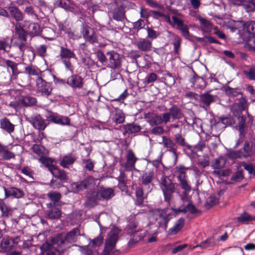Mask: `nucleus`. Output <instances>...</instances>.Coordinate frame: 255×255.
<instances>
[{
	"mask_svg": "<svg viewBox=\"0 0 255 255\" xmlns=\"http://www.w3.org/2000/svg\"><path fill=\"white\" fill-rule=\"evenodd\" d=\"M152 213V218L154 220L159 227L166 229L169 220L175 216V212L169 211L167 209L154 210Z\"/></svg>",
	"mask_w": 255,
	"mask_h": 255,
	"instance_id": "nucleus-1",
	"label": "nucleus"
},
{
	"mask_svg": "<svg viewBox=\"0 0 255 255\" xmlns=\"http://www.w3.org/2000/svg\"><path fill=\"white\" fill-rule=\"evenodd\" d=\"M114 195V190L112 188H105L99 187L96 191L88 194V201L92 205L96 204L99 200H109Z\"/></svg>",
	"mask_w": 255,
	"mask_h": 255,
	"instance_id": "nucleus-2",
	"label": "nucleus"
},
{
	"mask_svg": "<svg viewBox=\"0 0 255 255\" xmlns=\"http://www.w3.org/2000/svg\"><path fill=\"white\" fill-rule=\"evenodd\" d=\"M120 231L117 227H114L109 233L106 240L103 255H111L118 240V236Z\"/></svg>",
	"mask_w": 255,
	"mask_h": 255,
	"instance_id": "nucleus-3",
	"label": "nucleus"
},
{
	"mask_svg": "<svg viewBox=\"0 0 255 255\" xmlns=\"http://www.w3.org/2000/svg\"><path fill=\"white\" fill-rule=\"evenodd\" d=\"M161 188L163 191L165 200L169 202L172 194L174 192V184L167 176H163L161 178Z\"/></svg>",
	"mask_w": 255,
	"mask_h": 255,
	"instance_id": "nucleus-4",
	"label": "nucleus"
},
{
	"mask_svg": "<svg viewBox=\"0 0 255 255\" xmlns=\"http://www.w3.org/2000/svg\"><path fill=\"white\" fill-rule=\"evenodd\" d=\"M45 117L48 121L62 126H69L70 119L67 116L60 115L57 113L47 111Z\"/></svg>",
	"mask_w": 255,
	"mask_h": 255,
	"instance_id": "nucleus-5",
	"label": "nucleus"
},
{
	"mask_svg": "<svg viewBox=\"0 0 255 255\" xmlns=\"http://www.w3.org/2000/svg\"><path fill=\"white\" fill-rule=\"evenodd\" d=\"M108 56V64L107 67L112 69H118L121 67L122 63V57L119 53L114 50H110L107 52Z\"/></svg>",
	"mask_w": 255,
	"mask_h": 255,
	"instance_id": "nucleus-6",
	"label": "nucleus"
},
{
	"mask_svg": "<svg viewBox=\"0 0 255 255\" xmlns=\"http://www.w3.org/2000/svg\"><path fill=\"white\" fill-rule=\"evenodd\" d=\"M82 33L83 38L86 41L92 43L97 42L94 31L85 23L82 24Z\"/></svg>",
	"mask_w": 255,
	"mask_h": 255,
	"instance_id": "nucleus-7",
	"label": "nucleus"
},
{
	"mask_svg": "<svg viewBox=\"0 0 255 255\" xmlns=\"http://www.w3.org/2000/svg\"><path fill=\"white\" fill-rule=\"evenodd\" d=\"M37 92L41 95L48 96L51 94V88L48 83L41 77H38L36 80Z\"/></svg>",
	"mask_w": 255,
	"mask_h": 255,
	"instance_id": "nucleus-8",
	"label": "nucleus"
},
{
	"mask_svg": "<svg viewBox=\"0 0 255 255\" xmlns=\"http://www.w3.org/2000/svg\"><path fill=\"white\" fill-rule=\"evenodd\" d=\"M29 122L33 127L39 130H43L47 126L45 120L43 119L40 115H34L29 119Z\"/></svg>",
	"mask_w": 255,
	"mask_h": 255,
	"instance_id": "nucleus-9",
	"label": "nucleus"
},
{
	"mask_svg": "<svg viewBox=\"0 0 255 255\" xmlns=\"http://www.w3.org/2000/svg\"><path fill=\"white\" fill-rule=\"evenodd\" d=\"M66 83L73 88H81L84 84L83 79L78 75H72L66 81Z\"/></svg>",
	"mask_w": 255,
	"mask_h": 255,
	"instance_id": "nucleus-10",
	"label": "nucleus"
},
{
	"mask_svg": "<svg viewBox=\"0 0 255 255\" xmlns=\"http://www.w3.org/2000/svg\"><path fill=\"white\" fill-rule=\"evenodd\" d=\"M135 45L140 51L148 52L151 50L152 42L146 38H140L135 42Z\"/></svg>",
	"mask_w": 255,
	"mask_h": 255,
	"instance_id": "nucleus-11",
	"label": "nucleus"
},
{
	"mask_svg": "<svg viewBox=\"0 0 255 255\" xmlns=\"http://www.w3.org/2000/svg\"><path fill=\"white\" fill-rule=\"evenodd\" d=\"M113 121L117 124H122L125 122V117L122 111L118 108H115L111 112Z\"/></svg>",
	"mask_w": 255,
	"mask_h": 255,
	"instance_id": "nucleus-12",
	"label": "nucleus"
},
{
	"mask_svg": "<svg viewBox=\"0 0 255 255\" xmlns=\"http://www.w3.org/2000/svg\"><path fill=\"white\" fill-rule=\"evenodd\" d=\"M126 168L128 170H131L134 168L135 163L137 158L135 156L131 150H128L126 155Z\"/></svg>",
	"mask_w": 255,
	"mask_h": 255,
	"instance_id": "nucleus-13",
	"label": "nucleus"
},
{
	"mask_svg": "<svg viewBox=\"0 0 255 255\" xmlns=\"http://www.w3.org/2000/svg\"><path fill=\"white\" fill-rule=\"evenodd\" d=\"M248 108L247 101L245 98H242L239 103L234 104L232 107V111L235 115L241 113Z\"/></svg>",
	"mask_w": 255,
	"mask_h": 255,
	"instance_id": "nucleus-14",
	"label": "nucleus"
},
{
	"mask_svg": "<svg viewBox=\"0 0 255 255\" xmlns=\"http://www.w3.org/2000/svg\"><path fill=\"white\" fill-rule=\"evenodd\" d=\"M173 211L175 212V214H177L180 212L183 213H187L190 212L191 213L194 214L196 212V208L194 206L191 204V202L187 203L184 205H182L180 206L178 209H173Z\"/></svg>",
	"mask_w": 255,
	"mask_h": 255,
	"instance_id": "nucleus-15",
	"label": "nucleus"
},
{
	"mask_svg": "<svg viewBox=\"0 0 255 255\" xmlns=\"http://www.w3.org/2000/svg\"><path fill=\"white\" fill-rule=\"evenodd\" d=\"M49 171L54 176L59 178L61 181H67L68 179L65 172L56 166L50 167Z\"/></svg>",
	"mask_w": 255,
	"mask_h": 255,
	"instance_id": "nucleus-16",
	"label": "nucleus"
},
{
	"mask_svg": "<svg viewBox=\"0 0 255 255\" xmlns=\"http://www.w3.org/2000/svg\"><path fill=\"white\" fill-rule=\"evenodd\" d=\"M49 171L54 176L59 178L61 181H67L68 179L65 172L56 166L50 167Z\"/></svg>",
	"mask_w": 255,
	"mask_h": 255,
	"instance_id": "nucleus-17",
	"label": "nucleus"
},
{
	"mask_svg": "<svg viewBox=\"0 0 255 255\" xmlns=\"http://www.w3.org/2000/svg\"><path fill=\"white\" fill-rule=\"evenodd\" d=\"M49 171L54 176L59 178L61 181H67L68 179L65 172L56 166L50 167Z\"/></svg>",
	"mask_w": 255,
	"mask_h": 255,
	"instance_id": "nucleus-18",
	"label": "nucleus"
},
{
	"mask_svg": "<svg viewBox=\"0 0 255 255\" xmlns=\"http://www.w3.org/2000/svg\"><path fill=\"white\" fill-rule=\"evenodd\" d=\"M80 235L78 229L75 228L68 233L65 236V241L63 243L67 242L69 243H72L76 242L78 237ZM63 243V242H62Z\"/></svg>",
	"mask_w": 255,
	"mask_h": 255,
	"instance_id": "nucleus-19",
	"label": "nucleus"
},
{
	"mask_svg": "<svg viewBox=\"0 0 255 255\" xmlns=\"http://www.w3.org/2000/svg\"><path fill=\"white\" fill-rule=\"evenodd\" d=\"M216 97L215 96L210 95L209 93H205L200 95V102L206 107H209L215 101Z\"/></svg>",
	"mask_w": 255,
	"mask_h": 255,
	"instance_id": "nucleus-20",
	"label": "nucleus"
},
{
	"mask_svg": "<svg viewBox=\"0 0 255 255\" xmlns=\"http://www.w3.org/2000/svg\"><path fill=\"white\" fill-rule=\"evenodd\" d=\"M4 193L6 198L13 196L15 198H19L22 197L24 195L21 190L14 187L10 188L7 189L4 188Z\"/></svg>",
	"mask_w": 255,
	"mask_h": 255,
	"instance_id": "nucleus-21",
	"label": "nucleus"
},
{
	"mask_svg": "<svg viewBox=\"0 0 255 255\" xmlns=\"http://www.w3.org/2000/svg\"><path fill=\"white\" fill-rule=\"evenodd\" d=\"M147 122L151 126H154L162 124V117L156 114H148L146 115Z\"/></svg>",
	"mask_w": 255,
	"mask_h": 255,
	"instance_id": "nucleus-22",
	"label": "nucleus"
},
{
	"mask_svg": "<svg viewBox=\"0 0 255 255\" xmlns=\"http://www.w3.org/2000/svg\"><path fill=\"white\" fill-rule=\"evenodd\" d=\"M76 160L75 156L71 154L65 155L60 160L59 164L63 168H68L72 165Z\"/></svg>",
	"mask_w": 255,
	"mask_h": 255,
	"instance_id": "nucleus-23",
	"label": "nucleus"
},
{
	"mask_svg": "<svg viewBox=\"0 0 255 255\" xmlns=\"http://www.w3.org/2000/svg\"><path fill=\"white\" fill-rule=\"evenodd\" d=\"M8 10L14 19L17 21H22L23 19L22 13L16 7L10 6L8 7Z\"/></svg>",
	"mask_w": 255,
	"mask_h": 255,
	"instance_id": "nucleus-24",
	"label": "nucleus"
},
{
	"mask_svg": "<svg viewBox=\"0 0 255 255\" xmlns=\"http://www.w3.org/2000/svg\"><path fill=\"white\" fill-rule=\"evenodd\" d=\"M154 177V171L153 170H148L144 172L141 176L142 184L145 186L149 187V184L151 183Z\"/></svg>",
	"mask_w": 255,
	"mask_h": 255,
	"instance_id": "nucleus-25",
	"label": "nucleus"
},
{
	"mask_svg": "<svg viewBox=\"0 0 255 255\" xmlns=\"http://www.w3.org/2000/svg\"><path fill=\"white\" fill-rule=\"evenodd\" d=\"M198 19L203 32L209 33L211 31L212 24L210 21L201 17H199Z\"/></svg>",
	"mask_w": 255,
	"mask_h": 255,
	"instance_id": "nucleus-26",
	"label": "nucleus"
},
{
	"mask_svg": "<svg viewBox=\"0 0 255 255\" xmlns=\"http://www.w3.org/2000/svg\"><path fill=\"white\" fill-rule=\"evenodd\" d=\"M31 149L33 152L40 156V158L47 156L48 154V151L41 145L34 144L32 147Z\"/></svg>",
	"mask_w": 255,
	"mask_h": 255,
	"instance_id": "nucleus-27",
	"label": "nucleus"
},
{
	"mask_svg": "<svg viewBox=\"0 0 255 255\" xmlns=\"http://www.w3.org/2000/svg\"><path fill=\"white\" fill-rule=\"evenodd\" d=\"M60 56L62 59L75 58L76 55L74 52L66 47L61 46L60 47Z\"/></svg>",
	"mask_w": 255,
	"mask_h": 255,
	"instance_id": "nucleus-28",
	"label": "nucleus"
},
{
	"mask_svg": "<svg viewBox=\"0 0 255 255\" xmlns=\"http://www.w3.org/2000/svg\"><path fill=\"white\" fill-rule=\"evenodd\" d=\"M0 128L8 133L13 131L14 126L11 124L7 118H3L0 120Z\"/></svg>",
	"mask_w": 255,
	"mask_h": 255,
	"instance_id": "nucleus-29",
	"label": "nucleus"
},
{
	"mask_svg": "<svg viewBox=\"0 0 255 255\" xmlns=\"http://www.w3.org/2000/svg\"><path fill=\"white\" fill-rule=\"evenodd\" d=\"M15 30L16 33L18 35L19 39L22 41H25L27 38V33L20 23H16Z\"/></svg>",
	"mask_w": 255,
	"mask_h": 255,
	"instance_id": "nucleus-30",
	"label": "nucleus"
},
{
	"mask_svg": "<svg viewBox=\"0 0 255 255\" xmlns=\"http://www.w3.org/2000/svg\"><path fill=\"white\" fill-rule=\"evenodd\" d=\"M168 22L173 27H176L177 29L184 24L183 20L177 15L172 16L171 18H169Z\"/></svg>",
	"mask_w": 255,
	"mask_h": 255,
	"instance_id": "nucleus-31",
	"label": "nucleus"
},
{
	"mask_svg": "<svg viewBox=\"0 0 255 255\" xmlns=\"http://www.w3.org/2000/svg\"><path fill=\"white\" fill-rule=\"evenodd\" d=\"M184 225V219L183 218L179 219L175 225L169 230V234L172 235L176 234L183 227Z\"/></svg>",
	"mask_w": 255,
	"mask_h": 255,
	"instance_id": "nucleus-32",
	"label": "nucleus"
},
{
	"mask_svg": "<svg viewBox=\"0 0 255 255\" xmlns=\"http://www.w3.org/2000/svg\"><path fill=\"white\" fill-rule=\"evenodd\" d=\"M162 143L165 147L169 149V151L175 152V144L170 138L166 136H162Z\"/></svg>",
	"mask_w": 255,
	"mask_h": 255,
	"instance_id": "nucleus-33",
	"label": "nucleus"
},
{
	"mask_svg": "<svg viewBox=\"0 0 255 255\" xmlns=\"http://www.w3.org/2000/svg\"><path fill=\"white\" fill-rule=\"evenodd\" d=\"M243 155L244 158L250 157L254 154L253 145L248 141L245 142L243 147Z\"/></svg>",
	"mask_w": 255,
	"mask_h": 255,
	"instance_id": "nucleus-34",
	"label": "nucleus"
},
{
	"mask_svg": "<svg viewBox=\"0 0 255 255\" xmlns=\"http://www.w3.org/2000/svg\"><path fill=\"white\" fill-rule=\"evenodd\" d=\"M135 195L136 197L135 204L138 206H141L143 204L144 199L143 189L141 187H137L136 188Z\"/></svg>",
	"mask_w": 255,
	"mask_h": 255,
	"instance_id": "nucleus-35",
	"label": "nucleus"
},
{
	"mask_svg": "<svg viewBox=\"0 0 255 255\" xmlns=\"http://www.w3.org/2000/svg\"><path fill=\"white\" fill-rule=\"evenodd\" d=\"M228 157L232 159L236 160L238 158H244L243 152L240 150H230L227 153Z\"/></svg>",
	"mask_w": 255,
	"mask_h": 255,
	"instance_id": "nucleus-36",
	"label": "nucleus"
},
{
	"mask_svg": "<svg viewBox=\"0 0 255 255\" xmlns=\"http://www.w3.org/2000/svg\"><path fill=\"white\" fill-rule=\"evenodd\" d=\"M244 30L245 32H248L251 36L255 35V21H251L247 22L245 24Z\"/></svg>",
	"mask_w": 255,
	"mask_h": 255,
	"instance_id": "nucleus-37",
	"label": "nucleus"
},
{
	"mask_svg": "<svg viewBox=\"0 0 255 255\" xmlns=\"http://www.w3.org/2000/svg\"><path fill=\"white\" fill-rule=\"evenodd\" d=\"M238 129L241 136H244L246 134V118L244 116H240L239 118Z\"/></svg>",
	"mask_w": 255,
	"mask_h": 255,
	"instance_id": "nucleus-38",
	"label": "nucleus"
},
{
	"mask_svg": "<svg viewBox=\"0 0 255 255\" xmlns=\"http://www.w3.org/2000/svg\"><path fill=\"white\" fill-rule=\"evenodd\" d=\"M245 76L250 80H255V66L248 67L243 71Z\"/></svg>",
	"mask_w": 255,
	"mask_h": 255,
	"instance_id": "nucleus-39",
	"label": "nucleus"
},
{
	"mask_svg": "<svg viewBox=\"0 0 255 255\" xmlns=\"http://www.w3.org/2000/svg\"><path fill=\"white\" fill-rule=\"evenodd\" d=\"M21 103L24 106H31L36 103V100L34 97L27 96L22 98Z\"/></svg>",
	"mask_w": 255,
	"mask_h": 255,
	"instance_id": "nucleus-40",
	"label": "nucleus"
},
{
	"mask_svg": "<svg viewBox=\"0 0 255 255\" xmlns=\"http://www.w3.org/2000/svg\"><path fill=\"white\" fill-rule=\"evenodd\" d=\"M237 221L242 224H247L253 220V217L247 212L244 213L237 218Z\"/></svg>",
	"mask_w": 255,
	"mask_h": 255,
	"instance_id": "nucleus-41",
	"label": "nucleus"
},
{
	"mask_svg": "<svg viewBox=\"0 0 255 255\" xmlns=\"http://www.w3.org/2000/svg\"><path fill=\"white\" fill-rule=\"evenodd\" d=\"M25 72L29 75L38 76L40 71L35 66L32 65L28 66L25 68Z\"/></svg>",
	"mask_w": 255,
	"mask_h": 255,
	"instance_id": "nucleus-42",
	"label": "nucleus"
},
{
	"mask_svg": "<svg viewBox=\"0 0 255 255\" xmlns=\"http://www.w3.org/2000/svg\"><path fill=\"white\" fill-rule=\"evenodd\" d=\"M169 113L173 119H178L181 117L180 110L177 106H174L170 108Z\"/></svg>",
	"mask_w": 255,
	"mask_h": 255,
	"instance_id": "nucleus-43",
	"label": "nucleus"
},
{
	"mask_svg": "<svg viewBox=\"0 0 255 255\" xmlns=\"http://www.w3.org/2000/svg\"><path fill=\"white\" fill-rule=\"evenodd\" d=\"M141 129L139 126L134 124H128L126 126V130L127 132L132 133L139 132Z\"/></svg>",
	"mask_w": 255,
	"mask_h": 255,
	"instance_id": "nucleus-44",
	"label": "nucleus"
},
{
	"mask_svg": "<svg viewBox=\"0 0 255 255\" xmlns=\"http://www.w3.org/2000/svg\"><path fill=\"white\" fill-rule=\"evenodd\" d=\"M47 215L50 219H58L61 217V212L58 209H53L47 212Z\"/></svg>",
	"mask_w": 255,
	"mask_h": 255,
	"instance_id": "nucleus-45",
	"label": "nucleus"
},
{
	"mask_svg": "<svg viewBox=\"0 0 255 255\" xmlns=\"http://www.w3.org/2000/svg\"><path fill=\"white\" fill-rule=\"evenodd\" d=\"M38 160L39 162L42 163L45 166L48 167L49 171L50 167L54 166L52 165V160L49 158L47 157V156H44L42 158H40Z\"/></svg>",
	"mask_w": 255,
	"mask_h": 255,
	"instance_id": "nucleus-46",
	"label": "nucleus"
},
{
	"mask_svg": "<svg viewBox=\"0 0 255 255\" xmlns=\"http://www.w3.org/2000/svg\"><path fill=\"white\" fill-rule=\"evenodd\" d=\"M180 31L182 36L186 39H190V35L189 32L188 27L187 25L184 24L180 28L178 29Z\"/></svg>",
	"mask_w": 255,
	"mask_h": 255,
	"instance_id": "nucleus-47",
	"label": "nucleus"
},
{
	"mask_svg": "<svg viewBox=\"0 0 255 255\" xmlns=\"http://www.w3.org/2000/svg\"><path fill=\"white\" fill-rule=\"evenodd\" d=\"M5 63L7 67L10 68L13 75H17L18 74L17 63L9 60H6Z\"/></svg>",
	"mask_w": 255,
	"mask_h": 255,
	"instance_id": "nucleus-48",
	"label": "nucleus"
},
{
	"mask_svg": "<svg viewBox=\"0 0 255 255\" xmlns=\"http://www.w3.org/2000/svg\"><path fill=\"white\" fill-rule=\"evenodd\" d=\"M55 245L56 244H54L53 246L49 247L48 250L43 252V254H46L47 255H59L60 254V251L59 249L57 250L54 247Z\"/></svg>",
	"mask_w": 255,
	"mask_h": 255,
	"instance_id": "nucleus-49",
	"label": "nucleus"
},
{
	"mask_svg": "<svg viewBox=\"0 0 255 255\" xmlns=\"http://www.w3.org/2000/svg\"><path fill=\"white\" fill-rule=\"evenodd\" d=\"M47 196L54 203L58 202L61 198V194L56 192H49Z\"/></svg>",
	"mask_w": 255,
	"mask_h": 255,
	"instance_id": "nucleus-50",
	"label": "nucleus"
},
{
	"mask_svg": "<svg viewBox=\"0 0 255 255\" xmlns=\"http://www.w3.org/2000/svg\"><path fill=\"white\" fill-rule=\"evenodd\" d=\"M226 160L223 157H220L215 159L213 167L216 169H220L223 168L225 164Z\"/></svg>",
	"mask_w": 255,
	"mask_h": 255,
	"instance_id": "nucleus-51",
	"label": "nucleus"
},
{
	"mask_svg": "<svg viewBox=\"0 0 255 255\" xmlns=\"http://www.w3.org/2000/svg\"><path fill=\"white\" fill-rule=\"evenodd\" d=\"M113 18L118 21H122L124 18V14L121 9H115L113 12Z\"/></svg>",
	"mask_w": 255,
	"mask_h": 255,
	"instance_id": "nucleus-52",
	"label": "nucleus"
},
{
	"mask_svg": "<svg viewBox=\"0 0 255 255\" xmlns=\"http://www.w3.org/2000/svg\"><path fill=\"white\" fill-rule=\"evenodd\" d=\"M1 247L4 252H8L11 249L10 241L8 239H3L1 242Z\"/></svg>",
	"mask_w": 255,
	"mask_h": 255,
	"instance_id": "nucleus-53",
	"label": "nucleus"
},
{
	"mask_svg": "<svg viewBox=\"0 0 255 255\" xmlns=\"http://www.w3.org/2000/svg\"><path fill=\"white\" fill-rule=\"evenodd\" d=\"M11 48V45L5 40H0V50H2L8 52Z\"/></svg>",
	"mask_w": 255,
	"mask_h": 255,
	"instance_id": "nucleus-54",
	"label": "nucleus"
},
{
	"mask_svg": "<svg viewBox=\"0 0 255 255\" xmlns=\"http://www.w3.org/2000/svg\"><path fill=\"white\" fill-rule=\"evenodd\" d=\"M244 178L243 171L242 170L238 171L233 175L231 180L233 182H240Z\"/></svg>",
	"mask_w": 255,
	"mask_h": 255,
	"instance_id": "nucleus-55",
	"label": "nucleus"
},
{
	"mask_svg": "<svg viewBox=\"0 0 255 255\" xmlns=\"http://www.w3.org/2000/svg\"><path fill=\"white\" fill-rule=\"evenodd\" d=\"M245 48L250 51L255 53V37L250 39L245 45Z\"/></svg>",
	"mask_w": 255,
	"mask_h": 255,
	"instance_id": "nucleus-56",
	"label": "nucleus"
},
{
	"mask_svg": "<svg viewBox=\"0 0 255 255\" xmlns=\"http://www.w3.org/2000/svg\"><path fill=\"white\" fill-rule=\"evenodd\" d=\"M0 156L6 160L10 159L14 157V154L8 151L7 147L0 154Z\"/></svg>",
	"mask_w": 255,
	"mask_h": 255,
	"instance_id": "nucleus-57",
	"label": "nucleus"
},
{
	"mask_svg": "<svg viewBox=\"0 0 255 255\" xmlns=\"http://www.w3.org/2000/svg\"><path fill=\"white\" fill-rule=\"evenodd\" d=\"M96 56L98 59L103 65H104V64L108 61V59L106 58L105 55L101 50L97 51L96 52Z\"/></svg>",
	"mask_w": 255,
	"mask_h": 255,
	"instance_id": "nucleus-58",
	"label": "nucleus"
},
{
	"mask_svg": "<svg viewBox=\"0 0 255 255\" xmlns=\"http://www.w3.org/2000/svg\"><path fill=\"white\" fill-rule=\"evenodd\" d=\"M156 79L157 75L154 73H151L146 77L144 83L145 84H148L154 82Z\"/></svg>",
	"mask_w": 255,
	"mask_h": 255,
	"instance_id": "nucleus-59",
	"label": "nucleus"
},
{
	"mask_svg": "<svg viewBox=\"0 0 255 255\" xmlns=\"http://www.w3.org/2000/svg\"><path fill=\"white\" fill-rule=\"evenodd\" d=\"M147 37L152 39L156 38L158 36V33L157 31L154 30L150 27L146 28Z\"/></svg>",
	"mask_w": 255,
	"mask_h": 255,
	"instance_id": "nucleus-60",
	"label": "nucleus"
},
{
	"mask_svg": "<svg viewBox=\"0 0 255 255\" xmlns=\"http://www.w3.org/2000/svg\"><path fill=\"white\" fill-rule=\"evenodd\" d=\"M72 188L74 192H77L85 189L82 186V181L81 182H74L71 184Z\"/></svg>",
	"mask_w": 255,
	"mask_h": 255,
	"instance_id": "nucleus-61",
	"label": "nucleus"
},
{
	"mask_svg": "<svg viewBox=\"0 0 255 255\" xmlns=\"http://www.w3.org/2000/svg\"><path fill=\"white\" fill-rule=\"evenodd\" d=\"M94 183V179L93 177L89 176L85 180L82 181V186L85 189L88 188L90 185Z\"/></svg>",
	"mask_w": 255,
	"mask_h": 255,
	"instance_id": "nucleus-62",
	"label": "nucleus"
},
{
	"mask_svg": "<svg viewBox=\"0 0 255 255\" xmlns=\"http://www.w3.org/2000/svg\"><path fill=\"white\" fill-rule=\"evenodd\" d=\"M145 25L144 21L142 19H139L134 23L133 28L134 29L139 30L142 28Z\"/></svg>",
	"mask_w": 255,
	"mask_h": 255,
	"instance_id": "nucleus-63",
	"label": "nucleus"
},
{
	"mask_svg": "<svg viewBox=\"0 0 255 255\" xmlns=\"http://www.w3.org/2000/svg\"><path fill=\"white\" fill-rule=\"evenodd\" d=\"M187 192V191H184L182 194L180 195L181 201L183 203V205H184L187 203L190 202V198L188 196Z\"/></svg>",
	"mask_w": 255,
	"mask_h": 255,
	"instance_id": "nucleus-64",
	"label": "nucleus"
}]
</instances>
